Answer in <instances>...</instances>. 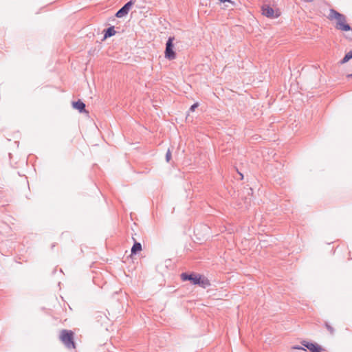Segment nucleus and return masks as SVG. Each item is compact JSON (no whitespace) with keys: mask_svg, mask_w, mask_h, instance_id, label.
<instances>
[{"mask_svg":"<svg viewBox=\"0 0 352 352\" xmlns=\"http://www.w3.org/2000/svg\"><path fill=\"white\" fill-rule=\"evenodd\" d=\"M181 278L183 281L189 280L194 285H198L203 288H206L210 285L209 280L199 274L195 273H182Z\"/></svg>","mask_w":352,"mask_h":352,"instance_id":"f257e3e1","label":"nucleus"},{"mask_svg":"<svg viewBox=\"0 0 352 352\" xmlns=\"http://www.w3.org/2000/svg\"><path fill=\"white\" fill-rule=\"evenodd\" d=\"M329 19L332 20L333 19L337 20V26L336 28L338 30L342 31H349L351 30V27L349 24L346 23V17L342 14L337 12L334 9H331L329 10Z\"/></svg>","mask_w":352,"mask_h":352,"instance_id":"f03ea898","label":"nucleus"},{"mask_svg":"<svg viewBox=\"0 0 352 352\" xmlns=\"http://www.w3.org/2000/svg\"><path fill=\"white\" fill-rule=\"evenodd\" d=\"M60 339L67 349H75L74 333L72 331L63 329L60 331Z\"/></svg>","mask_w":352,"mask_h":352,"instance_id":"7ed1b4c3","label":"nucleus"},{"mask_svg":"<svg viewBox=\"0 0 352 352\" xmlns=\"http://www.w3.org/2000/svg\"><path fill=\"white\" fill-rule=\"evenodd\" d=\"M174 40H175L174 36H170L166 43L164 54H165V57L170 60H173L176 58V54L173 50Z\"/></svg>","mask_w":352,"mask_h":352,"instance_id":"20e7f679","label":"nucleus"},{"mask_svg":"<svg viewBox=\"0 0 352 352\" xmlns=\"http://www.w3.org/2000/svg\"><path fill=\"white\" fill-rule=\"evenodd\" d=\"M303 346L306 347L311 352H322L323 350L321 346L316 342H309L305 340L301 342Z\"/></svg>","mask_w":352,"mask_h":352,"instance_id":"39448f33","label":"nucleus"},{"mask_svg":"<svg viewBox=\"0 0 352 352\" xmlns=\"http://www.w3.org/2000/svg\"><path fill=\"white\" fill-rule=\"evenodd\" d=\"M262 14H263V15H264L268 18L276 17L274 15V9L268 5H263L262 6Z\"/></svg>","mask_w":352,"mask_h":352,"instance_id":"423d86ee","label":"nucleus"},{"mask_svg":"<svg viewBox=\"0 0 352 352\" xmlns=\"http://www.w3.org/2000/svg\"><path fill=\"white\" fill-rule=\"evenodd\" d=\"M94 318L96 322L103 324L107 319L106 314L101 311H96L93 315Z\"/></svg>","mask_w":352,"mask_h":352,"instance_id":"0eeeda50","label":"nucleus"},{"mask_svg":"<svg viewBox=\"0 0 352 352\" xmlns=\"http://www.w3.org/2000/svg\"><path fill=\"white\" fill-rule=\"evenodd\" d=\"M72 107L74 109H78L80 113L86 111L85 104L80 100L76 102H73Z\"/></svg>","mask_w":352,"mask_h":352,"instance_id":"6e6552de","label":"nucleus"},{"mask_svg":"<svg viewBox=\"0 0 352 352\" xmlns=\"http://www.w3.org/2000/svg\"><path fill=\"white\" fill-rule=\"evenodd\" d=\"M104 39H106L109 37H111L116 34V32L114 29L113 26H111L106 30H104Z\"/></svg>","mask_w":352,"mask_h":352,"instance_id":"1a4fd4ad","label":"nucleus"},{"mask_svg":"<svg viewBox=\"0 0 352 352\" xmlns=\"http://www.w3.org/2000/svg\"><path fill=\"white\" fill-rule=\"evenodd\" d=\"M141 250H142L141 243L135 241L131 248V254H135Z\"/></svg>","mask_w":352,"mask_h":352,"instance_id":"9d476101","label":"nucleus"},{"mask_svg":"<svg viewBox=\"0 0 352 352\" xmlns=\"http://www.w3.org/2000/svg\"><path fill=\"white\" fill-rule=\"evenodd\" d=\"M128 14L127 11L122 6L120 9H119L116 13V16L118 18H121Z\"/></svg>","mask_w":352,"mask_h":352,"instance_id":"9b49d317","label":"nucleus"},{"mask_svg":"<svg viewBox=\"0 0 352 352\" xmlns=\"http://www.w3.org/2000/svg\"><path fill=\"white\" fill-rule=\"evenodd\" d=\"M352 58V51L346 53L344 58L340 60V64H344L347 63L350 59Z\"/></svg>","mask_w":352,"mask_h":352,"instance_id":"f8f14e48","label":"nucleus"},{"mask_svg":"<svg viewBox=\"0 0 352 352\" xmlns=\"http://www.w3.org/2000/svg\"><path fill=\"white\" fill-rule=\"evenodd\" d=\"M136 0H130L129 2L125 3L123 7L129 13L131 6L135 3Z\"/></svg>","mask_w":352,"mask_h":352,"instance_id":"ddd939ff","label":"nucleus"},{"mask_svg":"<svg viewBox=\"0 0 352 352\" xmlns=\"http://www.w3.org/2000/svg\"><path fill=\"white\" fill-rule=\"evenodd\" d=\"M324 325L327 328V329L329 331V332L330 333L331 335H333L334 333H335V330L333 329V327H332L328 322H325L324 323Z\"/></svg>","mask_w":352,"mask_h":352,"instance_id":"4468645a","label":"nucleus"},{"mask_svg":"<svg viewBox=\"0 0 352 352\" xmlns=\"http://www.w3.org/2000/svg\"><path fill=\"white\" fill-rule=\"evenodd\" d=\"M171 159V153L170 150L168 149L166 153V160L167 162H168Z\"/></svg>","mask_w":352,"mask_h":352,"instance_id":"2eb2a0df","label":"nucleus"},{"mask_svg":"<svg viewBox=\"0 0 352 352\" xmlns=\"http://www.w3.org/2000/svg\"><path fill=\"white\" fill-rule=\"evenodd\" d=\"M199 107V103L198 102H195V104H193L190 107V109L189 111H194L195 110L196 108H197Z\"/></svg>","mask_w":352,"mask_h":352,"instance_id":"dca6fc26","label":"nucleus"},{"mask_svg":"<svg viewBox=\"0 0 352 352\" xmlns=\"http://www.w3.org/2000/svg\"><path fill=\"white\" fill-rule=\"evenodd\" d=\"M219 3H230V4H232V5H234V3L233 1H232L231 0H219Z\"/></svg>","mask_w":352,"mask_h":352,"instance_id":"f3484780","label":"nucleus"},{"mask_svg":"<svg viewBox=\"0 0 352 352\" xmlns=\"http://www.w3.org/2000/svg\"><path fill=\"white\" fill-rule=\"evenodd\" d=\"M293 349H298V350H303L304 351H306V349H305L303 347L299 346H295L293 347Z\"/></svg>","mask_w":352,"mask_h":352,"instance_id":"a211bd4d","label":"nucleus"},{"mask_svg":"<svg viewBox=\"0 0 352 352\" xmlns=\"http://www.w3.org/2000/svg\"><path fill=\"white\" fill-rule=\"evenodd\" d=\"M346 77L352 78V74H348Z\"/></svg>","mask_w":352,"mask_h":352,"instance_id":"6ab92c4d","label":"nucleus"},{"mask_svg":"<svg viewBox=\"0 0 352 352\" xmlns=\"http://www.w3.org/2000/svg\"><path fill=\"white\" fill-rule=\"evenodd\" d=\"M307 2H311L313 1L314 0H305Z\"/></svg>","mask_w":352,"mask_h":352,"instance_id":"aec40b11","label":"nucleus"},{"mask_svg":"<svg viewBox=\"0 0 352 352\" xmlns=\"http://www.w3.org/2000/svg\"><path fill=\"white\" fill-rule=\"evenodd\" d=\"M351 30L352 31V28H351Z\"/></svg>","mask_w":352,"mask_h":352,"instance_id":"412c9836","label":"nucleus"}]
</instances>
